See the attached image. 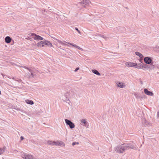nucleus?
I'll list each match as a JSON object with an SVG mask.
<instances>
[{"mask_svg":"<svg viewBox=\"0 0 159 159\" xmlns=\"http://www.w3.org/2000/svg\"><path fill=\"white\" fill-rule=\"evenodd\" d=\"M130 148L137 150V148L133 145L130 143H126L124 144L119 145L115 148V151L117 153H122L126 150L129 149Z\"/></svg>","mask_w":159,"mask_h":159,"instance_id":"obj_1","label":"nucleus"},{"mask_svg":"<svg viewBox=\"0 0 159 159\" xmlns=\"http://www.w3.org/2000/svg\"><path fill=\"white\" fill-rule=\"evenodd\" d=\"M70 92H66L61 94L60 96V99L63 102L66 103L69 105H70L71 103L70 101L69 98L70 95Z\"/></svg>","mask_w":159,"mask_h":159,"instance_id":"obj_2","label":"nucleus"},{"mask_svg":"<svg viewBox=\"0 0 159 159\" xmlns=\"http://www.w3.org/2000/svg\"><path fill=\"white\" fill-rule=\"evenodd\" d=\"M21 156L23 159H34V157L33 156L26 153H22Z\"/></svg>","mask_w":159,"mask_h":159,"instance_id":"obj_3","label":"nucleus"},{"mask_svg":"<svg viewBox=\"0 0 159 159\" xmlns=\"http://www.w3.org/2000/svg\"><path fill=\"white\" fill-rule=\"evenodd\" d=\"M31 36L35 40H43V38L41 36L34 33H31Z\"/></svg>","mask_w":159,"mask_h":159,"instance_id":"obj_4","label":"nucleus"},{"mask_svg":"<svg viewBox=\"0 0 159 159\" xmlns=\"http://www.w3.org/2000/svg\"><path fill=\"white\" fill-rule=\"evenodd\" d=\"M152 59L153 58L151 57H146L144 58V61L146 64L149 65L153 62Z\"/></svg>","mask_w":159,"mask_h":159,"instance_id":"obj_5","label":"nucleus"},{"mask_svg":"<svg viewBox=\"0 0 159 159\" xmlns=\"http://www.w3.org/2000/svg\"><path fill=\"white\" fill-rule=\"evenodd\" d=\"M65 122L66 125H69V127L70 129H72L75 128V124L71 120L66 119L65 120Z\"/></svg>","mask_w":159,"mask_h":159,"instance_id":"obj_6","label":"nucleus"},{"mask_svg":"<svg viewBox=\"0 0 159 159\" xmlns=\"http://www.w3.org/2000/svg\"><path fill=\"white\" fill-rule=\"evenodd\" d=\"M55 145L57 146H61L64 147L65 146V143L62 141H55Z\"/></svg>","mask_w":159,"mask_h":159,"instance_id":"obj_7","label":"nucleus"},{"mask_svg":"<svg viewBox=\"0 0 159 159\" xmlns=\"http://www.w3.org/2000/svg\"><path fill=\"white\" fill-rule=\"evenodd\" d=\"M125 66L128 67H134L137 66V63L130 62H127L125 64Z\"/></svg>","mask_w":159,"mask_h":159,"instance_id":"obj_8","label":"nucleus"},{"mask_svg":"<svg viewBox=\"0 0 159 159\" xmlns=\"http://www.w3.org/2000/svg\"><path fill=\"white\" fill-rule=\"evenodd\" d=\"M155 64L154 62L151 63L150 65H148V70L149 71L153 70L155 68Z\"/></svg>","mask_w":159,"mask_h":159,"instance_id":"obj_9","label":"nucleus"},{"mask_svg":"<svg viewBox=\"0 0 159 159\" xmlns=\"http://www.w3.org/2000/svg\"><path fill=\"white\" fill-rule=\"evenodd\" d=\"M144 92L146 95L152 96L153 95V93L151 91H149L147 89H144Z\"/></svg>","mask_w":159,"mask_h":159,"instance_id":"obj_10","label":"nucleus"},{"mask_svg":"<svg viewBox=\"0 0 159 159\" xmlns=\"http://www.w3.org/2000/svg\"><path fill=\"white\" fill-rule=\"evenodd\" d=\"M80 3L83 5V6L84 7H85V6L84 4H85L86 5H89V4L90 3V2L89 0H83L82 2H80Z\"/></svg>","mask_w":159,"mask_h":159,"instance_id":"obj_11","label":"nucleus"},{"mask_svg":"<svg viewBox=\"0 0 159 159\" xmlns=\"http://www.w3.org/2000/svg\"><path fill=\"white\" fill-rule=\"evenodd\" d=\"M37 45L39 47H45L44 40L38 42L37 44Z\"/></svg>","mask_w":159,"mask_h":159,"instance_id":"obj_12","label":"nucleus"},{"mask_svg":"<svg viewBox=\"0 0 159 159\" xmlns=\"http://www.w3.org/2000/svg\"><path fill=\"white\" fill-rule=\"evenodd\" d=\"M27 69L29 70L30 73H28L26 75V76L28 77L32 78L34 77V75L32 73V70L29 69L28 68H26Z\"/></svg>","mask_w":159,"mask_h":159,"instance_id":"obj_13","label":"nucleus"},{"mask_svg":"<svg viewBox=\"0 0 159 159\" xmlns=\"http://www.w3.org/2000/svg\"><path fill=\"white\" fill-rule=\"evenodd\" d=\"M116 84L120 88H124L125 87V83H123L117 82Z\"/></svg>","mask_w":159,"mask_h":159,"instance_id":"obj_14","label":"nucleus"},{"mask_svg":"<svg viewBox=\"0 0 159 159\" xmlns=\"http://www.w3.org/2000/svg\"><path fill=\"white\" fill-rule=\"evenodd\" d=\"M6 43H9L11 41V38L9 36H7L5 39Z\"/></svg>","mask_w":159,"mask_h":159,"instance_id":"obj_15","label":"nucleus"},{"mask_svg":"<svg viewBox=\"0 0 159 159\" xmlns=\"http://www.w3.org/2000/svg\"><path fill=\"white\" fill-rule=\"evenodd\" d=\"M67 43L69 44H70V45H72L73 47H74L77 48L78 49H79V50H81L82 51L83 50V49L82 48L79 47L77 45H76L74 44L73 43Z\"/></svg>","mask_w":159,"mask_h":159,"instance_id":"obj_16","label":"nucleus"},{"mask_svg":"<svg viewBox=\"0 0 159 159\" xmlns=\"http://www.w3.org/2000/svg\"><path fill=\"white\" fill-rule=\"evenodd\" d=\"M67 43L69 44H70V45H72L73 47H74L77 48L78 49H79V50H81L82 51L83 50V49L82 48L79 47L77 45H76L74 44L73 43Z\"/></svg>","mask_w":159,"mask_h":159,"instance_id":"obj_17","label":"nucleus"},{"mask_svg":"<svg viewBox=\"0 0 159 159\" xmlns=\"http://www.w3.org/2000/svg\"><path fill=\"white\" fill-rule=\"evenodd\" d=\"M55 141L48 140L47 141V143L48 145L51 146H54L55 145Z\"/></svg>","mask_w":159,"mask_h":159,"instance_id":"obj_18","label":"nucleus"},{"mask_svg":"<svg viewBox=\"0 0 159 159\" xmlns=\"http://www.w3.org/2000/svg\"><path fill=\"white\" fill-rule=\"evenodd\" d=\"M80 122L81 123L84 124V126H86L87 122L86 119H82L80 120Z\"/></svg>","mask_w":159,"mask_h":159,"instance_id":"obj_19","label":"nucleus"},{"mask_svg":"<svg viewBox=\"0 0 159 159\" xmlns=\"http://www.w3.org/2000/svg\"><path fill=\"white\" fill-rule=\"evenodd\" d=\"M25 102L28 104L30 105H33L34 104V102L33 101L29 99H26L25 100Z\"/></svg>","mask_w":159,"mask_h":159,"instance_id":"obj_20","label":"nucleus"},{"mask_svg":"<svg viewBox=\"0 0 159 159\" xmlns=\"http://www.w3.org/2000/svg\"><path fill=\"white\" fill-rule=\"evenodd\" d=\"M135 54L136 55L139 56V57L140 58H142L143 57V55L141 54L140 52H135Z\"/></svg>","mask_w":159,"mask_h":159,"instance_id":"obj_21","label":"nucleus"},{"mask_svg":"<svg viewBox=\"0 0 159 159\" xmlns=\"http://www.w3.org/2000/svg\"><path fill=\"white\" fill-rule=\"evenodd\" d=\"M92 71L93 73H94L98 75H101L96 70H93Z\"/></svg>","mask_w":159,"mask_h":159,"instance_id":"obj_22","label":"nucleus"},{"mask_svg":"<svg viewBox=\"0 0 159 159\" xmlns=\"http://www.w3.org/2000/svg\"><path fill=\"white\" fill-rule=\"evenodd\" d=\"M148 65H147V64H143L142 66V68L145 69L146 70H148Z\"/></svg>","mask_w":159,"mask_h":159,"instance_id":"obj_23","label":"nucleus"},{"mask_svg":"<svg viewBox=\"0 0 159 159\" xmlns=\"http://www.w3.org/2000/svg\"><path fill=\"white\" fill-rule=\"evenodd\" d=\"M135 66V67H134L138 69L142 68V66L140 63L138 65L137 64V66Z\"/></svg>","mask_w":159,"mask_h":159,"instance_id":"obj_24","label":"nucleus"},{"mask_svg":"<svg viewBox=\"0 0 159 159\" xmlns=\"http://www.w3.org/2000/svg\"><path fill=\"white\" fill-rule=\"evenodd\" d=\"M5 148H5H0V155L2 154L4 152V149Z\"/></svg>","mask_w":159,"mask_h":159,"instance_id":"obj_25","label":"nucleus"},{"mask_svg":"<svg viewBox=\"0 0 159 159\" xmlns=\"http://www.w3.org/2000/svg\"><path fill=\"white\" fill-rule=\"evenodd\" d=\"M44 45H46L49 46V43H50V41L48 40H44Z\"/></svg>","mask_w":159,"mask_h":159,"instance_id":"obj_26","label":"nucleus"},{"mask_svg":"<svg viewBox=\"0 0 159 159\" xmlns=\"http://www.w3.org/2000/svg\"><path fill=\"white\" fill-rule=\"evenodd\" d=\"M54 39L55 40H56L58 43H61H61H62V41H61V40H59L55 38H54Z\"/></svg>","mask_w":159,"mask_h":159,"instance_id":"obj_27","label":"nucleus"},{"mask_svg":"<svg viewBox=\"0 0 159 159\" xmlns=\"http://www.w3.org/2000/svg\"><path fill=\"white\" fill-rule=\"evenodd\" d=\"M79 144V143L78 142H74L72 143V145L73 146H74V145H75L76 144L78 145Z\"/></svg>","mask_w":159,"mask_h":159,"instance_id":"obj_28","label":"nucleus"},{"mask_svg":"<svg viewBox=\"0 0 159 159\" xmlns=\"http://www.w3.org/2000/svg\"><path fill=\"white\" fill-rule=\"evenodd\" d=\"M66 43L65 41H64L63 42H62V43H61V44L63 45H67L65 43ZM66 43H67V42H66Z\"/></svg>","mask_w":159,"mask_h":159,"instance_id":"obj_29","label":"nucleus"},{"mask_svg":"<svg viewBox=\"0 0 159 159\" xmlns=\"http://www.w3.org/2000/svg\"><path fill=\"white\" fill-rule=\"evenodd\" d=\"M75 30L78 32L79 34H80V31L78 30L77 28H75Z\"/></svg>","mask_w":159,"mask_h":159,"instance_id":"obj_30","label":"nucleus"},{"mask_svg":"<svg viewBox=\"0 0 159 159\" xmlns=\"http://www.w3.org/2000/svg\"><path fill=\"white\" fill-rule=\"evenodd\" d=\"M98 35L99 36H100L102 38H104V35H101L100 34H98Z\"/></svg>","mask_w":159,"mask_h":159,"instance_id":"obj_31","label":"nucleus"},{"mask_svg":"<svg viewBox=\"0 0 159 159\" xmlns=\"http://www.w3.org/2000/svg\"><path fill=\"white\" fill-rule=\"evenodd\" d=\"M79 69V68L78 67L75 69L74 71L75 72H76Z\"/></svg>","mask_w":159,"mask_h":159,"instance_id":"obj_32","label":"nucleus"},{"mask_svg":"<svg viewBox=\"0 0 159 159\" xmlns=\"http://www.w3.org/2000/svg\"><path fill=\"white\" fill-rule=\"evenodd\" d=\"M48 46H50V47H53V45L50 42V43H49V45Z\"/></svg>","mask_w":159,"mask_h":159,"instance_id":"obj_33","label":"nucleus"},{"mask_svg":"<svg viewBox=\"0 0 159 159\" xmlns=\"http://www.w3.org/2000/svg\"><path fill=\"white\" fill-rule=\"evenodd\" d=\"M20 140H22L24 139V137L22 136L20 137Z\"/></svg>","mask_w":159,"mask_h":159,"instance_id":"obj_34","label":"nucleus"},{"mask_svg":"<svg viewBox=\"0 0 159 159\" xmlns=\"http://www.w3.org/2000/svg\"><path fill=\"white\" fill-rule=\"evenodd\" d=\"M2 75L3 76V77H6L7 76H5L3 74H2Z\"/></svg>","mask_w":159,"mask_h":159,"instance_id":"obj_35","label":"nucleus"},{"mask_svg":"<svg viewBox=\"0 0 159 159\" xmlns=\"http://www.w3.org/2000/svg\"><path fill=\"white\" fill-rule=\"evenodd\" d=\"M157 116L159 118V112H158L157 114Z\"/></svg>","mask_w":159,"mask_h":159,"instance_id":"obj_36","label":"nucleus"},{"mask_svg":"<svg viewBox=\"0 0 159 159\" xmlns=\"http://www.w3.org/2000/svg\"><path fill=\"white\" fill-rule=\"evenodd\" d=\"M137 99H139L140 98L139 96H137L136 97Z\"/></svg>","mask_w":159,"mask_h":159,"instance_id":"obj_37","label":"nucleus"},{"mask_svg":"<svg viewBox=\"0 0 159 159\" xmlns=\"http://www.w3.org/2000/svg\"><path fill=\"white\" fill-rule=\"evenodd\" d=\"M157 50L159 52V47H157Z\"/></svg>","mask_w":159,"mask_h":159,"instance_id":"obj_38","label":"nucleus"},{"mask_svg":"<svg viewBox=\"0 0 159 159\" xmlns=\"http://www.w3.org/2000/svg\"><path fill=\"white\" fill-rule=\"evenodd\" d=\"M12 79L14 80V78H13Z\"/></svg>","mask_w":159,"mask_h":159,"instance_id":"obj_39","label":"nucleus"}]
</instances>
